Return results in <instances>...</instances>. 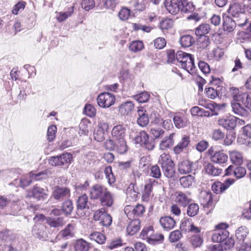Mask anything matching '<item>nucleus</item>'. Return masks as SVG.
Returning a JSON list of instances; mask_svg holds the SVG:
<instances>
[{
    "label": "nucleus",
    "mask_w": 251,
    "mask_h": 251,
    "mask_svg": "<svg viewBox=\"0 0 251 251\" xmlns=\"http://www.w3.org/2000/svg\"><path fill=\"white\" fill-rule=\"evenodd\" d=\"M89 238L99 244H103L106 241L105 235L100 232L94 231L89 235Z\"/></svg>",
    "instance_id": "49530a36"
},
{
    "label": "nucleus",
    "mask_w": 251,
    "mask_h": 251,
    "mask_svg": "<svg viewBox=\"0 0 251 251\" xmlns=\"http://www.w3.org/2000/svg\"><path fill=\"white\" fill-rule=\"evenodd\" d=\"M210 41L208 36H200L198 41V45L200 48L206 49L209 46Z\"/></svg>",
    "instance_id": "052dcab7"
},
{
    "label": "nucleus",
    "mask_w": 251,
    "mask_h": 251,
    "mask_svg": "<svg viewBox=\"0 0 251 251\" xmlns=\"http://www.w3.org/2000/svg\"><path fill=\"white\" fill-rule=\"evenodd\" d=\"M151 134L153 136L154 139H160L163 137L164 135V130L160 127H151L150 129Z\"/></svg>",
    "instance_id": "680f3d73"
},
{
    "label": "nucleus",
    "mask_w": 251,
    "mask_h": 251,
    "mask_svg": "<svg viewBox=\"0 0 251 251\" xmlns=\"http://www.w3.org/2000/svg\"><path fill=\"white\" fill-rule=\"evenodd\" d=\"M187 214L189 217H194L199 211V205L196 203H189L187 206Z\"/></svg>",
    "instance_id": "3c124183"
},
{
    "label": "nucleus",
    "mask_w": 251,
    "mask_h": 251,
    "mask_svg": "<svg viewBox=\"0 0 251 251\" xmlns=\"http://www.w3.org/2000/svg\"><path fill=\"white\" fill-rule=\"evenodd\" d=\"M140 228V221L139 219H135L132 220L126 228V231L128 234L133 235L137 233Z\"/></svg>",
    "instance_id": "58836bf2"
},
{
    "label": "nucleus",
    "mask_w": 251,
    "mask_h": 251,
    "mask_svg": "<svg viewBox=\"0 0 251 251\" xmlns=\"http://www.w3.org/2000/svg\"><path fill=\"white\" fill-rule=\"evenodd\" d=\"M158 163L161 166L164 175L168 178L175 176L176 170L175 164L171 156L166 153L161 154L158 160Z\"/></svg>",
    "instance_id": "20e7f679"
},
{
    "label": "nucleus",
    "mask_w": 251,
    "mask_h": 251,
    "mask_svg": "<svg viewBox=\"0 0 251 251\" xmlns=\"http://www.w3.org/2000/svg\"><path fill=\"white\" fill-rule=\"evenodd\" d=\"M194 177L192 175L182 176L179 178V183L184 188L190 187L194 182Z\"/></svg>",
    "instance_id": "09e8293b"
},
{
    "label": "nucleus",
    "mask_w": 251,
    "mask_h": 251,
    "mask_svg": "<svg viewBox=\"0 0 251 251\" xmlns=\"http://www.w3.org/2000/svg\"><path fill=\"white\" fill-rule=\"evenodd\" d=\"M205 170L207 174L212 176H218L220 175L222 172L221 169L215 167L212 163H208L205 165Z\"/></svg>",
    "instance_id": "c03bdc74"
},
{
    "label": "nucleus",
    "mask_w": 251,
    "mask_h": 251,
    "mask_svg": "<svg viewBox=\"0 0 251 251\" xmlns=\"http://www.w3.org/2000/svg\"><path fill=\"white\" fill-rule=\"evenodd\" d=\"M229 93L235 101L231 103L233 112L236 115L247 117L249 113L247 109L251 110V92H243L236 87H231Z\"/></svg>",
    "instance_id": "f257e3e1"
},
{
    "label": "nucleus",
    "mask_w": 251,
    "mask_h": 251,
    "mask_svg": "<svg viewBox=\"0 0 251 251\" xmlns=\"http://www.w3.org/2000/svg\"><path fill=\"white\" fill-rule=\"evenodd\" d=\"M105 146L109 150H115L120 154L126 153L128 149L126 139L111 140L105 142Z\"/></svg>",
    "instance_id": "0eeeda50"
},
{
    "label": "nucleus",
    "mask_w": 251,
    "mask_h": 251,
    "mask_svg": "<svg viewBox=\"0 0 251 251\" xmlns=\"http://www.w3.org/2000/svg\"><path fill=\"white\" fill-rule=\"evenodd\" d=\"M210 30L209 24H202L195 29V34L197 36H204L208 33Z\"/></svg>",
    "instance_id": "de8ad7c7"
},
{
    "label": "nucleus",
    "mask_w": 251,
    "mask_h": 251,
    "mask_svg": "<svg viewBox=\"0 0 251 251\" xmlns=\"http://www.w3.org/2000/svg\"><path fill=\"white\" fill-rule=\"evenodd\" d=\"M99 200L102 206L110 207L114 203V195L107 189Z\"/></svg>",
    "instance_id": "b1692460"
},
{
    "label": "nucleus",
    "mask_w": 251,
    "mask_h": 251,
    "mask_svg": "<svg viewBox=\"0 0 251 251\" xmlns=\"http://www.w3.org/2000/svg\"><path fill=\"white\" fill-rule=\"evenodd\" d=\"M176 202L180 205L186 207L192 201L186 194L182 192H178L176 198Z\"/></svg>",
    "instance_id": "f704fd0d"
},
{
    "label": "nucleus",
    "mask_w": 251,
    "mask_h": 251,
    "mask_svg": "<svg viewBox=\"0 0 251 251\" xmlns=\"http://www.w3.org/2000/svg\"><path fill=\"white\" fill-rule=\"evenodd\" d=\"M32 232L34 236L40 239L45 240L47 237V233L44 230V227L42 225H35L32 227Z\"/></svg>",
    "instance_id": "a19ab883"
},
{
    "label": "nucleus",
    "mask_w": 251,
    "mask_h": 251,
    "mask_svg": "<svg viewBox=\"0 0 251 251\" xmlns=\"http://www.w3.org/2000/svg\"><path fill=\"white\" fill-rule=\"evenodd\" d=\"M179 42L182 46L184 47H189L195 42L194 38L189 35H185L181 37Z\"/></svg>",
    "instance_id": "8fccbe9b"
},
{
    "label": "nucleus",
    "mask_w": 251,
    "mask_h": 251,
    "mask_svg": "<svg viewBox=\"0 0 251 251\" xmlns=\"http://www.w3.org/2000/svg\"><path fill=\"white\" fill-rule=\"evenodd\" d=\"M176 61L180 63L182 69L191 75L195 73L196 66L194 63V58L192 55L181 50H178L176 53Z\"/></svg>",
    "instance_id": "7ed1b4c3"
},
{
    "label": "nucleus",
    "mask_w": 251,
    "mask_h": 251,
    "mask_svg": "<svg viewBox=\"0 0 251 251\" xmlns=\"http://www.w3.org/2000/svg\"><path fill=\"white\" fill-rule=\"evenodd\" d=\"M47 224L50 227L55 229L57 231L59 230L66 224L64 219L62 217L53 218L48 217L46 218Z\"/></svg>",
    "instance_id": "aec40b11"
},
{
    "label": "nucleus",
    "mask_w": 251,
    "mask_h": 251,
    "mask_svg": "<svg viewBox=\"0 0 251 251\" xmlns=\"http://www.w3.org/2000/svg\"><path fill=\"white\" fill-rule=\"evenodd\" d=\"M126 197L130 201H136L139 192L136 185L131 183L126 189Z\"/></svg>",
    "instance_id": "473e14b6"
},
{
    "label": "nucleus",
    "mask_w": 251,
    "mask_h": 251,
    "mask_svg": "<svg viewBox=\"0 0 251 251\" xmlns=\"http://www.w3.org/2000/svg\"><path fill=\"white\" fill-rule=\"evenodd\" d=\"M178 0L176 1L172 0H166L164 2V5L166 9L169 13L176 15L179 11L178 5Z\"/></svg>",
    "instance_id": "2f4dec72"
},
{
    "label": "nucleus",
    "mask_w": 251,
    "mask_h": 251,
    "mask_svg": "<svg viewBox=\"0 0 251 251\" xmlns=\"http://www.w3.org/2000/svg\"><path fill=\"white\" fill-rule=\"evenodd\" d=\"M74 226L73 224H69L64 229L61 230L59 232L57 237L64 238L66 239L72 237L74 235Z\"/></svg>",
    "instance_id": "c9c22d12"
},
{
    "label": "nucleus",
    "mask_w": 251,
    "mask_h": 251,
    "mask_svg": "<svg viewBox=\"0 0 251 251\" xmlns=\"http://www.w3.org/2000/svg\"><path fill=\"white\" fill-rule=\"evenodd\" d=\"M74 6L71 7V10L65 12H59L57 16V20L58 22H61L70 17L74 12Z\"/></svg>",
    "instance_id": "69168bd1"
},
{
    "label": "nucleus",
    "mask_w": 251,
    "mask_h": 251,
    "mask_svg": "<svg viewBox=\"0 0 251 251\" xmlns=\"http://www.w3.org/2000/svg\"><path fill=\"white\" fill-rule=\"evenodd\" d=\"M175 133L170 134L168 136L165 137L159 144V148L162 150H165L170 148L174 144V136Z\"/></svg>",
    "instance_id": "79ce46f5"
},
{
    "label": "nucleus",
    "mask_w": 251,
    "mask_h": 251,
    "mask_svg": "<svg viewBox=\"0 0 251 251\" xmlns=\"http://www.w3.org/2000/svg\"><path fill=\"white\" fill-rule=\"evenodd\" d=\"M179 11L183 13H192L195 9V5L188 0H178Z\"/></svg>",
    "instance_id": "5701e85b"
},
{
    "label": "nucleus",
    "mask_w": 251,
    "mask_h": 251,
    "mask_svg": "<svg viewBox=\"0 0 251 251\" xmlns=\"http://www.w3.org/2000/svg\"><path fill=\"white\" fill-rule=\"evenodd\" d=\"M229 155L230 160L233 164L239 166L243 163V156L240 152L236 150L229 151Z\"/></svg>",
    "instance_id": "4c0bfd02"
},
{
    "label": "nucleus",
    "mask_w": 251,
    "mask_h": 251,
    "mask_svg": "<svg viewBox=\"0 0 251 251\" xmlns=\"http://www.w3.org/2000/svg\"><path fill=\"white\" fill-rule=\"evenodd\" d=\"M49 193L47 187H42L36 184L29 190L28 195L37 201H44L48 198Z\"/></svg>",
    "instance_id": "39448f33"
},
{
    "label": "nucleus",
    "mask_w": 251,
    "mask_h": 251,
    "mask_svg": "<svg viewBox=\"0 0 251 251\" xmlns=\"http://www.w3.org/2000/svg\"><path fill=\"white\" fill-rule=\"evenodd\" d=\"M126 127L123 125L114 126L111 132L113 140L126 139Z\"/></svg>",
    "instance_id": "f3484780"
},
{
    "label": "nucleus",
    "mask_w": 251,
    "mask_h": 251,
    "mask_svg": "<svg viewBox=\"0 0 251 251\" xmlns=\"http://www.w3.org/2000/svg\"><path fill=\"white\" fill-rule=\"evenodd\" d=\"M89 248V243L82 239L76 240L74 244V251H88Z\"/></svg>",
    "instance_id": "a18cd8bd"
},
{
    "label": "nucleus",
    "mask_w": 251,
    "mask_h": 251,
    "mask_svg": "<svg viewBox=\"0 0 251 251\" xmlns=\"http://www.w3.org/2000/svg\"><path fill=\"white\" fill-rule=\"evenodd\" d=\"M73 208V202L71 200H68L62 203V210L66 215L70 214Z\"/></svg>",
    "instance_id": "6e6d98bb"
},
{
    "label": "nucleus",
    "mask_w": 251,
    "mask_h": 251,
    "mask_svg": "<svg viewBox=\"0 0 251 251\" xmlns=\"http://www.w3.org/2000/svg\"><path fill=\"white\" fill-rule=\"evenodd\" d=\"M93 217L95 221H100V223L104 226H110L112 222L111 215L106 212L104 208L96 210Z\"/></svg>",
    "instance_id": "6e6552de"
},
{
    "label": "nucleus",
    "mask_w": 251,
    "mask_h": 251,
    "mask_svg": "<svg viewBox=\"0 0 251 251\" xmlns=\"http://www.w3.org/2000/svg\"><path fill=\"white\" fill-rule=\"evenodd\" d=\"M190 143V138L189 136L184 135L178 143L174 147V152L179 154L185 150Z\"/></svg>",
    "instance_id": "4be33fe9"
},
{
    "label": "nucleus",
    "mask_w": 251,
    "mask_h": 251,
    "mask_svg": "<svg viewBox=\"0 0 251 251\" xmlns=\"http://www.w3.org/2000/svg\"><path fill=\"white\" fill-rule=\"evenodd\" d=\"M235 180L233 178H228L224 181L223 183L220 181L215 182L212 185V190L216 194L222 193L233 184Z\"/></svg>",
    "instance_id": "ddd939ff"
},
{
    "label": "nucleus",
    "mask_w": 251,
    "mask_h": 251,
    "mask_svg": "<svg viewBox=\"0 0 251 251\" xmlns=\"http://www.w3.org/2000/svg\"><path fill=\"white\" fill-rule=\"evenodd\" d=\"M237 118L233 116H229L226 118H222L218 120V124L227 130L234 129L237 125Z\"/></svg>",
    "instance_id": "dca6fc26"
},
{
    "label": "nucleus",
    "mask_w": 251,
    "mask_h": 251,
    "mask_svg": "<svg viewBox=\"0 0 251 251\" xmlns=\"http://www.w3.org/2000/svg\"><path fill=\"white\" fill-rule=\"evenodd\" d=\"M226 175H230L233 173L236 178H241L246 174V170L244 167L241 166L236 167L235 166L230 165L226 170Z\"/></svg>",
    "instance_id": "6ab92c4d"
},
{
    "label": "nucleus",
    "mask_w": 251,
    "mask_h": 251,
    "mask_svg": "<svg viewBox=\"0 0 251 251\" xmlns=\"http://www.w3.org/2000/svg\"><path fill=\"white\" fill-rule=\"evenodd\" d=\"M104 174L108 183L110 185L114 183L115 181V178L112 171V168L110 166L105 167Z\"/></svg>",
    "instance_id": "e2e57ef3"
},
{
    "label": "nucleus",
    "mask_w": 251,
    "mask_h": 251,
    "mask_svg": "<svg viewBox=\"0 0 251 251\" xmlns=\"http://www.w3.org/2000/svg\"><path fill=\"white\" fill-rule=\"evenodd\" d=\"M73 159V156L71 153H64L60 155L50 157L49 159V162L52 166H59L64 165H69Z\"/></svg>",
    "instance_id": "423d86ee"
},
{
    "label": "nucleus",
    "mask_w": 251,
    "mask_h": 251,
    "mask_svg": "<svg viewBox=\"0 0 251 251\" xmlns=\"http://www.w3.org/2000/svg\"><path fill=\"white\" fill-rule=\"evenodd\" d=\"M249 234V230L245 226L239 227L235 232L236 244H239L245 242V240Z\"/></svg>",
    "instance_id": "7c9ffc66"
},
{
    "label": "nucleus",
    "mask_w": 251,
    "mask_h": 251,
    "mask_svg": "<svg viewBox=\"0 0 251 251\" xmlns=\"http://www.w3.org/2000/svg\"><path fill=\"white\" fill-rule=\"evenodd\" d=\"M236 249L237 251H251V242L236 244Z\"/></svg>",
    "instance_id": "774afa93"
},
{
    "label": "nucleus",
    "mask_w": 251,
    "mask_h": 251,
    "mask_svg": "<svg viewBox=\"0 0 251 251\" xmlns=\"http://www.w3.org/2000/svg\"><path fill=\"white\" fill-rule=\"evenodd\" d=\"M159 223L164 230H170L173 228L176 225L175 220L170 216L162 217Z\"/></svg>",
    "instance_id": "c85d7f7f"
},
{
    "label": "nucleus",
    "mask_w": 251,
    "mask_h": 251,
    "mask_svg": "<svg viewBox=\"0 0 251 251\" xmlns=\"http://www.w3.org/2000/svg\"><path fill=\"white\" fill-rule=\"evenodd\" d=\"M52 174L49 170H45L38 173H33L32 172L29 173V176L32 178L33 181H40L48 178Z\"/></svg>",
    "instance_id": "ea45409f"
},
{
    "label": "nucleus",
    "mask_w": 251,
    "mask_h": 251,
    "mask_svg": "<svg viewBox=\"0 0 251 251\" xmlns=\"http://www.w3.org/2000/svg\"><path fill=\"white\" fill-rule=\"evenodd\" d=\"M237 23V20L232 19L229 16L223 15V28L225 31L232 32L235 29L236 25H238Z\"/></svg>",
    "instance_id": "a211bd4d"
},
{
    "label": "nucleus",
    "mask_w": 251,
    "mask_h": 251,
    "mask_svg": "<svg viewBox=\"0 0 251 251\" xmlns=\"http://www.w3.org/2000/svg\"><path fill=\"white\" fill-rule=\"evenodd\" d=\"M134 108V104L131 101L123 102L119 107V111L122 116H128L131 113Z\"/></svg>",
    "instance_id": "a878e982"
},
{
    "label": "nucleus",
    "mask_w": 251,
    "mask_h": 251,
    "mask_svg": "<svg viewBox=\"0 0 251 251\" xmlns=\"http://www.w3.org/2000/svg\"><path fill=\"white\" fill-rule=\"evenodd\" d=\"M164 240V235L162 234H155L154 235L150 234L149 237H148L147 242L149 244L152 245H155L162 244Z\"/></svg>",
    "instance_id": "37998d69"
},
{
    "label": "nucleus",
    "mask_w": 251,
    "mask_h": 251,
    "mask_svg": "<svg viewBox=\"0 0 251 251\" xmlns=\"http://www.w3.org/2000/svg\"><path fill=\"white\" fill-rule=\"evenodd\" d=\"M98 105L102 108H107L113 105L115 101V96L109 92L102 93L97 98Z\"/></svg>",
    "instance_id": "9d476101"
},
{
    "label": "nucleus",
    "mask_w": 251,
    "mask_h": 251,
    "mask_svg": "<svg viewBox=\"0 0 251 251\" xmlns=\"http://www.w3.org/2000/svg\"><path fill=\"white\" fill-rule=\"evenodd\" d=\"M148 134L144 131L139 132L135 137L134 140L136 143L143 145V143L148 139Z\"/></svg>",
    "instance_id": "0e129e2a"
},
{
    "label": "nucleus",
    "mask_w": 251,
    "mask_h": 251,
    "mask_svg": "<svg viewBox=\"0 0 251 251\" xmlns=\"http://www.w3.org/2000/svg\"><path fill=\"white\" fill-rule=\"evenodd\" d=\"M154 182V180L150 179L145 185L144 189L142 191V199L144 201L147 202L149 201Z\"/></svg>",
    "instance_id": "412c9836"
},
{
    "label": "nucleus",
    "mask_w": 251,
    "mask_h": 251,
    "mask_svg": "<svg viewBox=\"0 0 251 251\" xmlns=\"http://www.w3.org/2000/svg\"><path fill=\"white\" fill-rule=\"evenodd\" d=\"M208 155L210 160L216 164H223L226 163L228 159V156L223 151H216L213 147H210L208 151Z\"/></svg>",
    "instance_id": "1a4fd4ad"
},
{
    "label": "nucleus",
    "mask_w": 251,
    "mask_h": 251,
    "mask_svg": "<svg viewBox=\"0 0 251 251\" xmlns=\"http://www.w3.org/2000/svg\"><path fill=\"white\" fill-rule=\"evenodd\" d=\"M107 188L99 184L92 186L89 190V197L92 200H100L107 190Z\"/></svg>",
    "instance_id": "f8f14e48"
},
{
    "label": "nucleus",
    "mask_w": 251,
    "mask_h": 251,
    "mask_svg": "<svg viewBox=\"0 0 251 251\" xmlns=\"http://www.w3.org/2000/svg\"><path fill=\"white\" fill-rule=\"evenodd\" d=\"M138 118L137 119L138 124L142 127L146 126L149 123L148 115L146 114V111L143 107H140L137 110Z\"/></svg>",
    "instance_id": "c756f323"
},
{
    "label": "nucleus",
    "mask_w": 251,
    "mask_h": 251,
    "mask_svg": "<svg viewBox=\"0 0 251 251\" xmlns=\"http://www.w3.org/2000/svg\"><path fill=\"white\" fill-rule=\"evenodd\" d=\"M26 2L24 1H19L17 4L14 5L12 9V13L14 15H17L19 13L23 11L25 8Z\"/></svg>",
    "instance_id": "bf43d9fd"
},
{
    "label": "nucleus",
    "mask_w": 251,
    "mask_h": 251,
    "mask_svg": "<svg viewBox=\"0 0 251 251\" xmlns=\"http://www.w3.org/2000/svg\"><path fill=\"white\" fill-rule=\"evenodd\" d=\"M144 48V45L142 41H134L129 45V49L132 52H138Z\"/></svg>",
    "instance_id": "13d9d810"
},
{
    "label": "nucleus",
    "mask_w": 251,
    "mask_h": 251,
    "mask_svg": "<svg viewBox=\"0 0 251 251\" xmlns=\"http://www.w3.org/2000/svg\"><path fill=\"white\" fill-rule=\"evenodd\" d=\"M193 162L184 160L180 162L178 164L177 170L181 175H185L190 173L193 168Z\"/></svg>",
    "instance_id": "cd10ccee"
},
{
    "label": "nucleus",
    "mask_w": 251,
    "mask_h": 251,
    "mask_svg": "<svg viewBox=\"0 0 251 251\" xmlns=\"http://www.w3.org/2000/svg\"><path fill=\"white\" fill-rule=\"evenodd\" d=\"M203 239L200 235H194L191 237L189 243L194 248L200 247L203 243Z\"/></svg>",
    "instance_id": "864d4df0"
},
{
    "label": "nucleus",
    "mask_w": 251,
    "mask_h": 251,
    "mask_svg": "<svg viewBox=\"0 0 251 251\" xmlns=\"http://www.w3.org/2000/svg\"><path fill=\"white\" fill-rule=\"evenodd\" d=\"M57 128L54 125L50 126L48 129L47 138L49 142L52 141L55 137L56 133Z\"/></svg>",
    "instance_id": "338daca9"
},
{
    "label": "nucleus",
    "mask_w": 251,
    "mask_h": 251,
    "mask_svg": "<svg viewBox=\"0 0 251 251\" xmlns=\"http://www.w3.org/2000/svg\"><path fill=\"white\" fill-rule=\"evenodd\" d=\"M105 132L103 128L99 127L94 132V138L98 142L102 141L105 138Z\"/></svg>",
    "instance_id": "4d7b16f0"
},
{
    "label": "nucleus",
    "mask_w": 251,
    "mask_h": 251,
    "mask_svg": "<svg viewBox=\"0 0 251 251\" xmlns=\"http://www.w3.org/2000/svg\"><path fill=\"white\" fill-rule=\"evenodd\" d=\"M125 213L129 218L136 216L137 217L142 215L145 212V207L142 205L138 204L133 207L131 205H127L124 209Z\"/></svg>",
    "instance_id": "2eb2a0df"
},
{
    "label": "nucleus",
    "mask_w": 251,
    "mask_h": 251,
    "mask_svg": "<svg viewBox=\"0 0 251 251\" xmlns=\"http://www.w3.org/2000/svg\"><path fill=\"white\" fill-rule=\"evenodd\" d=\"M76 213L78 216H83L85 215V211L89 209L88 198L86 194H83L78 197L76 204Z\"/></svg>",
    "instance_id": "9b49d317"
},
{
    "label": "nucleus",
    "mask_w": 251,
    "mask_h": 251,
    "mask_svg": "<svg viewBox=\"0 0 251 251\" xmlns=\"http://www.w3.org/2000/svg\"><path fill=\"white\" fill-rule=\"evenodd\" d=\"M229 236L227 230H215L212 234V240L214 242L222 243Z\"/></svg>",
    "instance_id": "bb28decb"
},
{
    "label": "nucleus",
    "mask_w": 251,
    "mask_h": 251,
    "mask_svg": "<svg viewBox=\"0 0 251 251\" xmlns=\"http://www.w3.org/2000/svg\"><path fill=\"white\" fill-rule=\"evenodd\" d=\"M200 200L204 207L212 206L213 199L211 192H203L201 194Z\"/></svg>",
    "instance_id": "72a5a7b5"
},
{
    "label": "nucleus",
    "mask_w": 251,
    "mask_h": 251,
    "mask_svg": "<svg viewBox=\"0 0 251 251\" xmlns=\"http://www.w3.org/2000/svg\"><path fill=\"white\" fill-rule=\"evenodd\" d=\"M52 197L56 200L63 201L70 197V190L67 187L56 186L52 192Z\"/></svg>",
    "instance_id": "4468645a"
},
{
    "label": "nucleus",
    "mask_w": 251,
    "mask_h": 251,
    "mask_svg": "<svg viewBox=\"0 0 251 251\" xmlns=\"http://www.w3.org/2000/svg\"><path fill=\"white\" fill-rule=\"evenodd\" d=\"M245 11V5L239 2L230 4L227 10L228 14L237 20L238 26L241 27H244L248 24V19Z\"/></svg>",
    "instance_id": "f03ea898"
},
{
    "label": "nucleus",
    "mask_w": 251,
    "mask_h": 251,
    "mask_svg": "<svg viewBox=\"0 0 251 251\" xmlns=\"http://www.w3.org/2000/svg\"><path fill=\"white\" fill-rule=\"evenodd\" d=\"M19 238V235L9 230L0 232V239L7 243L16 242Z\"/></svg>",
    "instance_id": "393cba45"
},
{
    "label": "nucleus",
    "mask_w": 251,
    "mask_h": 251,
    "mask_svg": "<svg viewBox=\"0 0 251 251\" xmlns=\"http://www.w3.org/2000/svg\"><path fill=\"white\" fill-rule=\"evenodd\" d=\"M32 181H33V179L29 176V173L28 176H23L20 179H15L11 184L17 187L25 188L30 185Z\"/></svg>",
    "instance_id": "e433bc0d"
},
{
    "label": "nucleus",
    "mask_w": 251,
    "mask_h": 251,
    "mask_svg": "<svg viewBox=\"0 0 251 251\" xmlns=\"http://www.w3.org/2000/svg\"><path fill=\"white\" fill-rule=\"evenodd\" d=\"M173 122L175 126L177 128H183L187 125V119L179 115H175Z\"/></svg>",
    "instance_id": "603ef678"
},
{
    "label": "nucleus",
    "mask_w": 251,
    "mask_h": 251,
    "mask_svg": "<svg viewBox=\"0 0 251 251\" xmlns=\"http://www.w3.org/2000/svg\"><path fill=\"white\" fill-rule=\"evenodd\" d=\"M150 98V95L147 92H142L139 94L133 96V98L140 103L147 102Z\"/></svg>",
    "instance_id": "5fc2aeb1"
}]
</instances>
